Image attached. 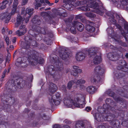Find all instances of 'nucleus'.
<instances>
[{
	"label": "nucleus",
	"instance_id": "f257e3e1",
	"mask_svg": "<svg viewBox=\"0 0 128 128\" xmlns=\"http://www.w3.org/2000/svg\"><path fill=\"white\" fill-rule=\"evenodd\" d=\"M96 0H82L76 2L74 6H81L86 4L88 2L89 6L91 8H94L93 10H92V12L102 16L104 12L105 8L103 6V4L102 3H100V6H99L98 3L96 2Z\"/></svg>",
	"mask_w": 128,
	"mask_h": 128
},
{
	"label": "nucleus",
	"instance_id": "f03ea898",
	"mask_svg": "<svg viewBox=\"0 0 128 128\" xmlns=\"http://www.w3.org/2000/svg\"><path fill=\"white\" fill-rule=\"evenodd\" d=\"M48 85L49 86V92L50 93L48 97L51 107H52L54 104L57 105L60 104V95L58 93L55 95H52L57 89V87L55 84L50 82Z\"/></svg>",
	"mask_w": 128,
	"mask_h": 128
},
{
	"label": "nucleus",
	"instance_id": "7ed1b4c3",
	"mask_svg": "<svg viewBox=\"0 0 128 128\" xmlns=\"http://www.w3.org/2000/svg\"><path fill=\"white\" fill-rule=\"evenodd\" d=\"M28 50L26 51L27 54V57L29 62L32 66H35L38 63L40 64H42L44 62V60L42 58H39V54L37 52L33 51L32 52Z\"/></svg>",
	"mask_w": 128,
	"mask_h": 128
},
{
	"label": "nucleus",
	"instance_id": "20e7f679",
	"mask_svg": "<svg viewBox=\"0 0 128 128\" xmlns=\"http://www.w3.org/2000/svg\"><path fill=\"white\" fill-rule=\"evenodd\" d=\"M64 105L69 108L71 107L73 105L76 107L82 108L84 107L85 105L86 104L85 99L84 97L82 98V100H80L78 97L74 99L75 101L81 103L80 104L78 103L77 102H74V101L69 98H64Z\"/></svg>",
	"mask_w": 128,
	"mask_h": 128
},
{
	"label": "nucleus",
	"instance_id": "39448f33",
	"mask_svg": "<svg viewBox=\"0 0 128 128\" xmlns=\"http://www.w3.org/2000/svg\"><path fill=\"white\" fill-rule=\"evenodd\" d=\"M99 48H92L88 50V52L89 56L90 57L95 56L93 62L95 64H100L101 60L100 54H99V56L96 55V52Z\"/></svg>",
	"mask_w": 128,
	"mask_h": 128
},
{
	"label": "nucleus",
	"instance_id": "423d86ee",
	"mask_svg": "<svg viewBox=\"0 0 128 128\" xmlns=\"http://www.w3.org/2000/svg\"><path fill=\"white\" fill-rule=\"evenodd\" d=\"M34 46H37L36 40H23L21 42V46L23 48L26 49L25 53L27 55V54L26 52L28 50H30V52H31L33 51H35L30 49V48H32Z\"/></svg>",
	"mask_w": 128,
	"mask_h": 128
},
{
	"label": "nucleus",
	"instance_id": "0eeeda50",
	"mask_svg": "<svg viewBox=\"0 0 128 128\" xmlns=\"http://www.w3.org/2000/svg\"><path fill=\"white\" fill-rule=\"evenodd\" d=\"M37 31L39 33L45 35V38H48L49 40H51L50 38L54 36L53 33L51 31L48 30V27L46 26H44L42 27H38Z\"/></svg>",
	"mask_w": 128,
	"mask_h": 128
},
{
	"label": "nucleus",
	"instance_id": "6e6552de",
	"mask_svg": "<svg viewBox=\"0 0 128 128\" xmlns=\"http://www.w3.org/2000/svg\"><path fill=\"white\" fill-rule=\"evenodd\" d=\"M51 59L52 60V63L54 64L58 70L60 71L63 70L62 64L57 56L54 55L52 57Z\"/></svg>",
	"mask_w": 128,
	"mask_h": 128
},
{
	"label": "nucleus",
	"instance_id": "1a4fd4ad",
	"mask_svg": "<svg viewBox=\"0 0 128 128\" xmlns=\"http://www.w3.org/2000/svg\"><path fill=\"white\" fill-rule=\"evenodd\" d=\"M65 48L63 47H60L58 51L59 55L62 60H68L71 56V54L68 52H64Z\"/></svg>",
	"mask_w": 128,
	"mask_h": 128
},
{
	"label": "nucleus",
	"instance_id": "9d476101",
	"mask_svg": "<svg viewBox=\"0 0 128 128\" xmlns=\"http://www.w3.org/2000/svg\"><path fill=\"white\" fill-rule=\"evenodd\" d=\"M118 22L120 24H122L124 23V28L125 30H123L122 32V34L123 36L125 39V40H127L126 34H128V23L126 22L124 18L122 17L120 19L118 20Z\"/></svg>",
	"mask_w": 128,
	"mask_h": 128
},
{
	"label": "nucleus",
	"instance_id": "9b49d317",
	"mask_svg": "<svg viewBox=\"0 0 128 128\" xmlns=\"http://www.w3.org/2000/svg\"><path fill=\"white\" fill-rule=\"evenodd\" d=\"M26 83L22 79L18 78L13 81L12 84V85L16 86V87H15L16 88V87H17L18 88L20 89L24 87L26 84Z\"/></svg>",
	"mask_w": 128,
	"mask_h": 128
},
{
	"label": "nucleus",
	"instance_id": "f8f14e48",
	"mask_svg": "<svg viewBox=\"0 0 128 128\" xmlns=\"http://www.w3.org/2000/svg\"><path fill=\"white\" fill-rule=\"evenodd\" d=\"M119 65L117 66L118 70H120L128 73V65L124 60H120L118 62Z\"/></svg>",
	"mask_w": 128,
	"mask_h": 128
},
{
	"label": "nucleus",
	"instance_id": "ddd939ff",
	"mask_svg": "<svg viewBox=\"0 0 128 128\" xmlns=\"http://www.w3.org/2000/svg\"><path fill=\"white\" fill-rule=\"evenodd\" d=\"M40 15L44 18L46 23L50 24H55V22L53 20V18L46 12H41Z\"/></svg>",
	"mask_w": 128,
	"mask_h": 128
},
{
	"label": "nucleus",
	"instance_id": "4468645a",
	"mask_svg": "<svg viewBox=\"0 0 128 128\" xmlns=\"http://www.w3.org/2000/svg\"><path fill=\"white\" fill-rule=\"evenodd\" d=\"M108 33L109 34L111 37L114 39V40H119L120 37L113 30V28L112 27L108 28L106 29Z\"/></svg>",
	"mask_w": 128,
	"mask_h": 128
},
{
	"label": "nucleus",
	"instance_id": "2eb2a0df",
	"mask_svg": "<svg viewBox=\"0 0 128 128\" xmlns=\"http://www.w3.org/2000/svg\"><path fill=\"white\" fill-rule=\"evenodd\" d=\"M121 55H122L123 54L121 53ZM121 55L116 54V52H110L108 54L107 57L110 60L114 61L117 60L120 57Z\"/></svg>",
	"mask_w": 128,
	"mask_h": 128
},
{
	"label": "nucleus",
	"instance_id": "dca6fc26",
	"mask_svg": "<svg viewBox=\"0 0 128 128\" xmlns=\"http://www.w3.org/2000/svg\"><path fill=\"white\" fill-rule=\"evenodd\" d=\"M73 26H75L77 30L80 32L82 31L84 29V25L81 22L77 21H74Z\"/></svg>",
	"mask_w": 128,
	"mask_h": 128
},
{
	"label": "nucleus",
	"instance_id": "f3484780",
	"mask_svg": "<svg viewBox=\"0 0 128 128\" xmlns=\"http://www.w3.org/2000/svg\"><path fill=\"white\" fill-rule=\"evenodd\" d=\"M100 80V75H98L94 74L90 78V81L94 84L98 83Z\"/></svg>",
	"mask_w": 128,
	"mask_h": 128
},
{
	"label": "nucleus",
	"instance_id": "a211bd4d",
	"mask_svg": "<svg viewBox=\"0 0 128 128\" xmlns=\"http://www.w3.org/2000/svg\"><path fill=\"white\" fill-rule=\"evenodd\" d=\"M26 26L24 24H21L20 27V30H17L16 32L17 35L19 36H22L24 35L27 31L26 28Z\"/></svg>",
	"mask_w": 128,
	"mask_h": 128
},
{
	"label": "nucleus",
	"instance_id": "6ab92c4d",
	"mask_svg": "<svg viewBox=\"0 0 128 128\" xmlns=\"http://www.w3.org/2000/svg\"><path fill=\"white\" fill-rule=\"evenodd\" d=\"M17 8V7L12 6V9L11 12L8 14L6 17V19L4 20V22L5 23H8L9 21L10 20L12 16L13 15L16 13Z\"/></svg>",
	"mask_w": 128,
	"mask_h": 128
},
{
	"label": "nucleus",
	"instance_id": "aec40b11",
	"mask_svg": "<svg viewBox=\"0 0 128 128\" xmlns=\"http://www.w3.org/2000/svg\"><path fill=\"white\" fill-rule=\"evenodd\" d=\"M104 72V69L100 66H98L95 68L94 70V74L101 75Z\"/></svg>",
	"mask_w": 128,
	"mask_h": 128
},
{
	"label": "nucleus",
	"instance_id": "412c9836",
	"mask_svg": "<svg viewBox=\"0 0 128 128\" xmlns=\"http://www.w3.org/2000/svg\"><path fill=\"white\" fill-rule=\"evenodd\" d=\"M48 71L47 72L48 74L51 75L54 77V75L55 74L56 69L55 67L52 65H50L49 66L48 68Z\"/></svg>",
	"mask_w": 128,
	"mask_h": 128
},
{
	"label": "nucleus",
	"instance_id": "4be33fe9",
	"mask_svg": "<svg viewBox=\"0 0 128 128\" xmlns=\"http://www.w3.org/2000/svg\"><path fill=\"white\" fill-rule=\"evenodd\" d=\"M86 57L85 54L82 52H78L76 56V59L78 61H81L84 59Z\"/></svg>",
	"mask_w": 128,
	"mask_h": 128
},
{
	"label": "nucleus",
	"instance_id": "5701e85b",
	"mask_svg": "<svg viewBox=\"0 0 128 128\" xmlns=\"http://www.w3.org/2000/svg\"><path fill=\"white\" fill-rule=\"evenodd\" d=\"M24 20V17H22L20 14H18L16 18V22L15 23V26L17 28L21 23H23Z\"/></svg>",
	"mask_w": 128,
	"mask_h": 128
},
{
	"label": "nucleus",
	"instance_id": "b1692460",
	"mask_svg": "<svg viewBox=\"0 0 128 128\" xmlns=\"http://www.w3.org/2000/svg\"><path fill=\"white\" fill-rule=\"evenodd\" d=\"M12 2V0H4L2 2V5L0 7V10L4 9L6 7V5L8 4V5L10 6Z\"/></svg>",
	"mask_w": 128,
	"mask_h": 128
},
{
	"label": "nucleus",
	"instance_id": "393cba45",
	"mask_svg": "<svg viewBox=\"0 0 128 128\" xmlns=\"http://www.w3.org/2000/svg\"><path fill=\"white\" fill-rule=\"evenodd\" d=\"M39 17L37 15L35 16L32 20V22L36 25H40L41 23V21L38 19Z\"/></svg>",
	"mask_w": 128,
	"mask_h": 128
},
{
	"label": "nucleus",
	"instance_id": "a878e982",
	"mask_svg": "<svg viewBox=\"0 0 128 128\" xmlns=\"http://www.w3.org/2000/svg\"><path fill=\"white\" fill-rule=\"evenodd\" d=\"M87 91L89 93L93 94L94 93L96 90L95 87L94 86H88L86 88Z\"/></svg>",
	"mask_w": 128,
	"mask_h": 128
},
{
	"label": "nucleus",
	"instance_id": "bb28decb",
	"mask_svg": "<svg viewBox=\"0 0 128 128\" xmlns=\"http://www.w3.org/2000/svg\"><path fill=\"white\" fill-rule=\"evenodd\" d=\"M85 29L88 31L90 32H93L95 31V28L93 26L90 24H87L85 26Z\"/></svg>",
	"mask_w": 128,
	"mask_h": 128
},
{
	"label": "nucleus",
	"instance_id": "cd10ccee",
	"mask_svg": "<svg viewBox=\"0 0 128 128\" xmlns=\"http://www.w3.org/2000/svg\"><path fill=\"white\" fill-rule=\"evenodd\" d=\"M72 19L70 17H69L67 18H65L64 21L66 22V26L68 27H70L71 25L70 24L72 22Z\"/></svg>",
	"mask_w": 128,
	"mask_h": 128
},
{
	"label": "nucleus",
	"instance_id": "c85d7f7f",
	"mask_svg": "<svg viewBox=\"0 0 128 128\" xmlns=\"http://www.w3.org/2000/svg\"><path fill=\"white\" fill-rule=\"evenodd\" d=\"M73 85V87H74V88L76 87V84H75V80H71L70 81L68 84L67 86V89L70 90L72 87V86Z\"/></svg>",
	"mask_w": 128,
	"mask_h": 128
},
{
	"label": "nucleus",
	"instance_id": "c756f323",
	"mask_svg": "<svg viewBox=\"0 0 128 128\" xmlns=\"http://www.w3.org/2000/svg\"><path fill=\"white\" fill-rule=\"evenodd\" d=\"M76 128H85L84 124L82 121H79L76 123Z\"/></svg>",
	"mask_w": 128,
	"mask_h": 128
},
{
	"label": "nucleus",
	"instance_id": "7c9ffc66",
	"mask_svg": "<svg viewBox=\"0 0 128 128\" xmlns=\"http://www.w3.org/2000/svg\"><path fill=\"white\" fill-rule=\"evenodd\" d=\"M75 84H76V87H77L78 84H84L86 82V81L82 79H80L77 80H75Z\"/></svg>",
	"mask_w": 128,
	"mask_h": 128
},
{
	"label": "nucleus",
	"instance_id": "2f4dec72",
	"mask_svg": "<svg viewBox=\"0 0 128 128\" xmlns=\"http://www.w3.org/2000/svg\"><path fill=\"white\" fill-rule=\"evenodd\" d=\"M56 14L58 16L62 17L63 18H64L67 16V13L66 12H64L62 13L59 10L57 11L56 12Z\"/></svg>",
	"mask_w": 128,
	"mask_h": 128
},
{
	"label": "nucleus",
	"instance_id": "473e14b6",
	"mask_svg": "<svg viewBox=\"0 0 128 128\" xmlns=\"http://www.w3.org/2000/svg\"><path fill=\"white\" fill-rule=\"evenodd\" d=\"M111 123L114 127H116V128L118 127L120 125V122L118 120H114L112 121Z\"/></svg>",
	"mask_w": 128,
	"mask_h": 128
},
{
	"label": "nucleus",
	"instance_id": "72a5a7b5",
	"mask_svg": "<svg viewBox=\"0 0 128 128\" xmlns=\"http://www.w3.org/2000/svg\"><path fill=\"white\" fill-rule=\"evenodd\" d=\"M89 7L91 8L89 6H89H88L87 5L86 6H82L80 7L79 8L83 11L86 12L90 10V9L89 8Z\"/></svg>",
	"mask_w": 128,
	"mask_h": 128
},
{
	"label": "nucleus",
	"instance_id": "f704fd0d",
	"mask_svg": "<svg viewBox=\"0 0 128 128\" xmlns=\"http://www.w3.org/2000/svg\"><path fill=\"white\" fill-rule=\"evenodd\" d=\"M85 15L87 17L91 18H94L96 16V15L90 12H86Z\"/></svg>",
	"mask_w": 128,
	"mask_h": 128
},
{
	"label": "nucleus",
	"instance_id": "c9c22d12",
	"mask_svg": "<svg viewBox=\"0 0 128 128\" xmlns=\"http://www.w3.org/2000/svg\"><path fill=\"white\" fill-rule=\"evenodd\" d=\"M100 115H101V114L98 113H96L95 114V118L98 122L101 121L102 120V117H100Z\"/></svg>",
	"mask_w": 128,
	"mask_h": 128
},
{
	"label": "nucleus",
	"instance_id": "e433bc0d",
	"mask_svg": "<svg viewBox=\"0 0 128 128\" xmlns=\"http://www.w3.org/2000/svg\"><path fill=\"white\" fill-rule=\"evenodd\" d=\"M64 2H66V3H67L69 5H72V6L76 7L74 6L75 2L74 3V0H64Z\"/></svg>",
	"mask_w": 128,
	"mask_h": 128
},
{
	"label": "nucleus",
	"instance_id": "4c0bfd02",
	"mask_svg": "<svg viewBox=\"0 0 128 128\" xmlns=\"http://www.w3.org/2000/svg\"><path fill=\"white\" fill-rule=\"evenodd\" d=\"M22 60V58H18L16 62V66H19L20 64L23 63Z\"/></svg>",
	"mask_w": 128,
	"mask_h": 128
},
{
	"label": "nucleus",
	"instance_id": "58836bf2",
	"mask_svg": "<svg viewBox=\"0 0 128 128\" xmlns=\"http://www.w3.org/2000/svg\"><path fill=\"white\" fill-rule=\"evenodd\" d=\"M34 10L33 9H28V8L26 9V14H28L29 16H30L32 14V12Z\"/></svg>",
	"mask_w": 128,
	"mask_h": 128
},
{
	"label": "nucleus",
	"instance_id": "ea45409f",
	"mask_svg": "<svg viewBox=\"0 0 128 128\" xmlns=\"http://www.w3.org/2000/svg\"><path fill=\"white\" fill-rule=\"evenodd\" d=\"M70 30L72 34H76V27L73 26L71 27L70 28Z\"/></svg>",
	"mask_w": 128,
	"mask_h": 128
},
{
	"label": "nucleus",
	"instance_id": "a19ab883",
	"mask_svg": "<svg viewBox=\"0 0 128 128\" xmlns=\"http://www.w3.org/2000/svg\"><path fill=\"white\" fill-rule=\"evenodd\" d=\"M120 0H119V1ZM120 3L122 6H126L128 3V0H120ZM118 1V0L116 1V2Z\"/></svg>",
	"mask_w": 128,
	"mask_h": 128
},
{
	"label": "nucleus",
	"instance_id": "79ce46f5",
	"mask_svg": "<svg viewBox=\"0 0 128 128\" xmlns=\"http://www.w3.org/2000/svg\"><path fill=\"white\" fill-rule=\"evenodd\" d=\"M117 42L119 43V44H121L122 46L124 47H126L127 45L126 44L122 42L121 41L122 40H115Z\"/></svg>",
	"mask_w": 128,
	"mask_h": 128
},
{
	"label": "nucleus",
	"instance_id": "37998d69",
	"mask_svg": "<svg viewBox=\"0 0 128 128\" xmlns=\"http://www.w3.org/2000/svg\"><path fill=\"white\" fill-rule=\"evenodd\" d=\"M115 25L116 28H118L120 30V31L121 32V34H122V32L123 30L121 26L117 23Z\"/></svg>",
	"mask_w": 128,
	"mask_h": 128
},
{
	"label": "nucleus",
	"instance_id": "c03bdc74",
	"mask_svg": "<svg viewBox=\"0 0 128 128\" xmlns=\"http://www.w3.org/2000/svg\"><path fill=\"white\" fill-rule=\"evenodd\" d=\"M101 125H100L98 126V128H107V124L106 123L102 124Z\"/></svg>",
	"mask_w": 128,
	"mask_h": 128
},
{
	"label": "nucleus",
	"instance_id": "a18cd8bd",
	"mask_svg": "<svg viewBox=\"0 0 128 128\" xmlns=\"http://www.w3.org/2000/svg\"><path fill=\"white\" fill-rule=\"evenodd\" d=\"M42 118L44 120H48L49 118L48 116H46L45 114H43L41 116Z\"/></svg>",
	"mask_w": 128,
	"mask_h": 128
},
{
	"label": "nucleus",
	"instance_id": "49530a36",
	"mask_svg": "<svg viewBox=\"0 0 128 128\" xmlns=\"http://www.w3.org/2000/svg\"><path fill=\"white\" fill-rule=\"evenodd\" d=\"M114 16L112 17V18L110 20V22L113 24H116V21L114 19Z\"/></svg>",
	"mask_w": 128,
	"mask_h": 128
},
{
	"label": "nucleus",
	"instance_id": "de8ad7c7",
	"mask_svg": "<svg viewBox=\"0 0 128 128\" xmlns=\"http://www.w3.org/2000/svg\"><path fill=\"white\" fill-rule=\"evenodd\" d=\"M18 0H14L13 6L17 7V6L18 4Z\"/></svg>",
	"mask_w": 128,
	"mask_h": 128
},
{
	"label": "nucleus",
	"instance_id": "09e8293b",
	"mask_svg": "<svg viewBox=\"0 0 128 128\" xmlns=\"http://www.w3.org/2000/svg\"><path fill=\"white\" fill-rule=\"evenodd\" d=\"M41 6L42 4L40 3L37 2L35 5V8L36 9H38V8L40 7Z\"/></svg>",
	"mask_w": 128,
	"mask_h": 128
},
{
	"label": "nucleus",
	"instance_id": "8fccbe9b",
	"mask_svg": "<svg viewBox=\"0 0 128 128\" xmlns=\"http://www.w3.org/2000/svg\"><path fill=\"white\" fill-rule=\"evenodd\" d=\"M75 18L76 20L78 19L82 20L83 19L82 16L80 14L76 15L75 17Z\"/></svg>",
	"mask_w": 128,
	"mask_h": 128
},
{
	"label": "nucleus",
	"instance_id": "3c124183",
	"mask_svg": "<svg viewBox=\"0 0 128 128\" xmlns=\"http://www.w3.org/2000/svg\"><path fill=\"white\" fill-rule=\"evenodd\" d=\"M7 70L5 69L4 70V71L3 72V74L2 76V77L1 78V80H2L4 78L5 74H6V72Z\"/></svg>",
	"mask_w": 128,
	"mask_h": 128
},
{
	"label": "nucleus",
	"instance_id": "603ef678",
	"mask_svg": "<svg viewBox=\"0 0 128 128\" xmlns=\"http://www.w3.org/2000/svg\"><path fill=\"white\" fill-rule=\"evenodd\" d=\"M71 74L72 75H73L74 76L78 77V74L74 70L72 72H71Z\"/></svg>",
	"mask_w": 128,
	"mask_h": 128
},
{
	"label": "nucleus",
	"instance_id": "864d4df0",
	"mask_svg": "<svg viewBox=\"0 0 128 128\" xmlns=\"http://www.w3.org/2000/svg\"><path fill=\"white\" fill-rule=\"evenodd\" d=\"M44 42L47 44L51 45L52 43V40H44Z\"/></svg>",
	"mask_w": 128,
	"mask_h": 128
},
{
	"label": "nucleus",
	"instance_id": "5fc2aeb1",
	"mask_svg": "<svg viewBox=\"0 0 128 128\" xmlns=\"http://www.w3.org/2000/svg\"><path fill=\"white\" fill-rule=\"evenodd\" d=\"M114 99L115 100H116V101L117 102H118L120 101H122V99L120 98L119 97H116H116H115L114 96Z\"/></svg>",
	"mask_w": 128,
	"mask_h": 128
},
{
	"label": "nucleus",
	"instance_id": "6e6d98bb",
	"mask_svg": "<svg viewBox=\"0 0 128 128\" xmlns=\"http://www.w3.org/2000/svg\"><path fill=\"white\" fill-rule=\"evenodd\" d=\"M78 74V73H80L82 72V70L78 68L77 69L74 70Z\"/></svg>",
	"mask_w": 128,
	"mask_h": 128
},
{
	"label": "nucleus",
	"instance_id": "4d7b16f0",
	"mask_svg": "<svg viewBox=\"0 0 128 128\" xmlns=\"http://www.w3.org/2000/svg\"><path fill=\"white\" fill-rule=\"evenodd\" d=\"M28 2V0H22V4L24 5L26 4Z\"/></svg>",
	"mask_w": 128,
	"mask_h": 128
},
{
	"label": "nucleus",
	"instance_id": "13d9d810",
	"mask_svg": "<svg viewBox=\"0 0 128 128\" xmlns=\"http://www.w3.org/2000/svg\"><path fill=\"white\" fill-rule=\"evenodd\" d=\"M61 89L63 91L65 92L66 91V86L65 85H63Z\"/></svg>",
	"mask_w": 128,
	"mask_h": 128
},
{
	"label": "nucleus",
	"instance_id": "bf43d9fd",
	"mask_svg": "<svg viewBox=\"0 0 128 128\" xmlns=\"http://www.w3.org/2000/svg\"><path fill=\"white\" fill-rule=\"evenodd\" d=\"M53 128H61V126L58 124H56L54 126Z\"/></svg>",
	"mask_w": 128,
	"mask_h": 128
},
{
	"label": "nucleus",
	"instance_id": "052dcab7",
	"mask_svg": "<svg viewBox=\"0 0 128 128\" xmlns=\"http://www.w3.org/2000/svg\"><path fill=\"white\" fill-rule=\"evenodd\" d=\"M7 45L12 44V40H6Z\"/></svg>",
	"mask_w": 128,
	"mask_h": 128
},
{
	"label": "nucleus",
	"instance_id": "680f3d73",
	"mask_svg": "<svg viewBox=\"0 0 128 128\" xmlns=\"http://www.w3.org/2000/svg\"><path fill=\"white\" fill-rule=\"evenodd\" d=\"M86 110L87 112H89L91 110V108L90 107H87L86 108Z\"/></svg>",
	"mask_w": 128,
	"mask_h": 128
},
{
	"label": "nucleus",
	"instance_id": "e2e57ef3",
	"mask_svg": "<svg viewBox=\"0 0 128 128\" xmlns=\"http://www.w3.org/2000/svg\"><path fill=\"white\" fill-rule=\"evenodd\" d=\"M30 15L29 16H28L27 17L26 19L25 20V21L26 23H27L28 22L29 19V18L30 17Z\"/></svg>",
	"mask_w": 128,
	"mask_h": 128
},
{
	"label": "nucleus",
	"instance_id": "0e129e2a",
	"mask_svg": "<svg viewBox=\"0 0 128 128\" xmlns=\"http://www.w3.org/2000/svg\"><path fill=\"white\" fill-rule=\"evenodd\" d=\"M106 15L108 16L112 17H113V16H114L112 14H111L110 13V12H106Z\"/></svg>",
	"mask_w": 128,
	"mask_h": 128
},
{
	"label": "nucleus",
	"instance_id": "69168bd1",
	"mask_svg": "<svg viewBox=\"0 0 128 128\" xmlns=\"http://www.w3.org/2000/svg\"><path fill=\"white\" fill-rule=\"evenodd\" d=\"M80 88L81 89H84L85 88V86L84 85L80 86Z\"/></svg>",
	"mask_w": 128,
	"mask_h": 128
},
{
	"label": "nucleus",
	"instance_id": "338daca9",
	"mask_svg": "<svg viewBox=\"0 0 128 128\" xmlns=\"http://www.w3.org/2000/svg\"><path fill=\"white\" fill-rule=\"evenodd\" d=\"M79 67L76 66H74L73 67V68L74 70L77 69L78 68H79Z\"/></svg>",
	"mask_w": 128,
	"mask_h": 128
},
{
	"label": "nucleus",
	"instance_id": "774afa93",
	"mask_svg": "<svg viewBox=\"0 0 128 128\" xmlns=\"http://www.w3.org/2000/svg\"><path fill=\"white\" fill-rule=\"evenodd\" d=\"M63 128H70V127L68 125H65L63 127Z\"/></svg>",
	"mask_w": 128,
	"mask_h": 128
}]
</instances>
